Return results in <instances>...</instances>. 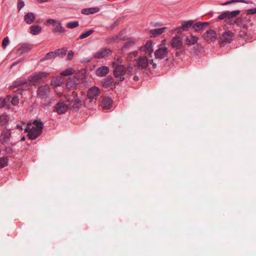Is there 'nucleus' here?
<instances>
[{
  "label": "nucleus",
  "mask_w": 256,
  "mask_h": 256,
  "mask_svg": "<svg viewBox=\"0 0 256 256\" xmlns=\"http://www.w3.org/2000/svg\"><path fill=\"white\" fill-rule=\"evenodd\" d=\"M49 73L46 72H35L30 75L28 78V82L26 79L22 78L16 81L10 86L12 89L16 87H20L18 91L22 90H26L29 88L31 85H35L37 82L41 80L44 78L48 77L50 76Z\"/></svg>",
  "instance_id": "f257e3e1"
},
{
  "label": "nucleus",
  "mask_w": 256,
  "mask_h": 256,
  "mask_svg": "<svg viewBox=\"0 0 256 256\" xmlns=\"http://www.w3.org/2000/svg\"><path fill=\"white\" fill-rule=\"evenodd\" d=\"M43 125L42 122L34 120L32 123L28 124L24 128L26 132L31 140L38 138L42 133Z\"/></svg>",
  "instance_id": "f03ea898"
},
{
  "label": "nucleus",
  "mask_w": 256,
  "mask_h": 256,
  "mask_svg": "<svg viewBox=\"0 0 256 256\" xmlns=\"http://www.w3.org/2000/svg\"><path fill=\"white\" fill-rule=\"evenodd\" d=\"M240 10H236L232 12L226 11L222 12L218 17V20H224L227 24L234 25L238 24V18L236 16L239 15Z\"/></svg>",
  "instance_id": "7ed1b4c3"
},
{
  "label": "nucleus",
  "mask_w": 256,
  "mask_h": 256,
  "mask_svg": "<svg viewBox=\"0 0 256 256\" xmlns=\"http://www.w3.org/2000/svg\"><path fill=\"white\" fill-rule=\"evenodd\" d=\"M72 94L73 96L72 99H70L69 98H67L66 96H65L66 102L68 104H66L63 102H58L55 106L54 111L57 112L58 114H62L68 110V106L71 105L72 102L74 100L76 104L79 103L80 100L78 98H76L77 94L75 92H73Z\"/></svg>",
  "instance_id": "20e7f679"
},
{
  "label": "nucleus",
  "mask_w": 256,
  "mask_h": 256,
  "mask_svg": "<svg viewBox=\"0 0 256 256\" xmlns=\"http://www.w3.org/2000/svg\"><path fill=\"white\" fill-rule=\"evenodd\" d=\"M254 18L251 16L246 14L245 15L242 14L240 17L238 18V21L237 26L240 28L248 29L250 26H252L254 25V22H252Z\"/></svg>",
  "instance_id": "39448f33"
},
{
  "label": "nucleus",
  "mask_w": 256,
  "mask_h": 256,
  "mask_svg": "<svg viewBox=\"0 0 256 256\" xmlns=\"http://www.w3.org/2000/svg\"><path fill=\"white\" fill-rule=\"evenodd\" d=\"M152 64V67L155 68L156 64L154 62L153 60H148V58L145 56H141L137 60V64L138 67L142 69L146 68L148 65V64Z\"/></svg>",
  "instance_id": "423d86ee"
},
{
  "label": "nucleus",
  "mask_w": 256,
  "mask_h": 256,
  "mask_svg": "<svg viewBox=\"0 0 256 256\" xmlns=\"http://www.w3.org/2000/svg\"><path fill=\"white\" fill-rule=\"evenodd\" d=\"M165 42L166 40H164L162 42V44L157 50L155 51L154 55L156 58L162 59L166 56L168 54V48L166 46H162L165 43Z\"/></svg>",
  "instance_id": "0eeeda50"
},
{
  "label": "nucleus",
  "mask_w": 256,
  "mask_h": 256,
  "mask_svg": "<svg viewBox=\"0 0 256 256\" xmlns=\"http://www.w3.org/2000/svg\"><path fill=\"white\" fill-rule=\"evenodd\" d=\"M114 68V74L116 78H118L120 81L124 80V76L126 74V70L124 66H116L113 67Z\"/></svg>",
  "instance_id": "6e6552de"
},
{
  "label": "nucleus",
  "mask_w": 256,
  "mask_h": 256,
  "mask_svg": "<svg viewBox=\"0 0 256 256\" xmlns=\"http://www.w3.org/2000/svg\"><path fill=\"white\" fill-rule=\"evenodd\" d=\"M84 77V73L82 72L80 76H77L74 78H69L67 81L66 86L68 89H74L77 85V81Z\"/></svg>",
  "instance_id": "1a4fd4ad"
},
{
  "label": "nucleus",
  "mask_w": 256,
  "mask_h": 256,
  "mask_svg": "<svg viewBox=\"0 0 256 256\" xmlns=\"http://www.w3.org/2000/svg\"><path fill=\"white\" fill-rule=\"evenodd\" d=\"M112 53V51L110 48H104L96 52L94 54V57L98 59L102 58L110 55Z\"/></svg>",
  "instance_id": "9d476101"
},
{
  "label": "nucleus",
  "mask_w": 256,
  "mask_h": 256,
  "mask_svg": "<svg viewBox=\"0 0 256 256\" xmlns=\"http://www.w3.org/2000/svg\"><path fill=\"white\" fill-rule=\"evenodd\" d=\"M193 24V22L192 20L187 22H182V26L176 28L174 30V32L178 34H180L183 31H187Z\"/></svg>",
  "instance_id": "9b49d317"
},
{
  "label": "nucleus",
  "mask_w": 256,
  "mask_h": 256,
  "mask_svg": "<svg viewBox=\"0 0 256 256\" xmlns=\"http://www.w3.org/2000/svg\"><path fill=\"white\" fill-rule=\"evenodd\" d=\"M50 92V88L48 85H44L39 86L37 90L38 96L40 98H44Z\"/></svg>",
  "instance_id": "f8f14e48"
},
{
  "label": "nucleus",
  "mask_w": 256,
  "mask_h": 256,
  "mask_svg": "<svg viewBox=\"0 0 256 256\" xmlns=\"http://www.w3.org/2000/svg\"><path fill=\"white\" fill-rule=\"evenodd\" d=\"M202 37L206 42H211L217 38V34L214 30H210L202 35Z\"/></svg>",
  "instance_id": "ddd939ff"
},
{
  "label": "nucleus",
  "mask_w": 256,
  "mask_h": 256,
  "mask_svg": "<svg viewBox=\"0 0 256 256\" xmlns=\"http://www.w3.org/2000/svg\"><path fill=\"white\" fill-rule=\"evenodd\" d=\"M100 89L97 86H92L90 88L87 94L88 98L90 100L96 99L100 94Z\"/></svg>",
  "instance_id": "4468645a"
},
{
  "label": "nucleus",
  "mask_w": 256,
  "mask_h": 256,
  "mask_svg": "<svg viewBox=\"0 0 256 256\" xmlns=\"http://www.w3.org/2000/svg\"><path fill=\"white\" fill-rule=\"evenodd\" d=\"M171 46L176 49H180L182 46V38L180 36L173 38L170 42Z\"/></svg>",
  "instance_id": "2eb2a0df"
},
{
  "label": "nucleus",
  "mask_w": 256,
  "mask_h": 256,
  "mask_svg": "<svg viewBox=\"0 0 256 256\" xmlns=\"http://www.w3.org/2000/svg\"><path fill=\"white\" fill-rule=\"evenodd\" d=\"M10 130H3L0 136V141L2 144L7 143L10 138Z\"/></svg>",
  "instance_id": "dca6fc26"
},
{
  "label": "nucleus",
  "mask_w": 256,
  "mask_h": 256,
  "mask_svg": "<svg viewBox=\"0 0 256 256\" xmlns=\"http://www.w3.org/2000/svg\"><path fill=\"white\" fill-rule=\"evenodd\" d=\"M168 29L166 27H163L160 28L152 29L150 30V38H155L161 35Z\"/></svg>",
  "instance_id": "f3484780"
},
{
  "label": "nucleus",
  "mask_w": 256,
  "mask_h": 256,
  "mask_svg": "<svg viewBox=\"0 0 256 256\" xmlns=\"http://www.w3.org/2000/svg\"><path fill=\"white\" fill-rule=\"evenodd\" d=\"M101 105L104 109L109 110L112 106V100L109 97H102Z\"/></svg>",
  "instance_id": "a211bd4d"
},
{
  "label": "nucleus",
  "mask_w": 256,
  "mask_h": 256,
  "mask_svg": "<svg viewBox=\"0 0 256 256\" xmlns=\"http://www.w3.org/2000/svg\"><path fill=\"white\" fill-rule=\"evenodd\" d=\"M64 82V78L60 75V76L54 77L50 82V84L53 87L60 86Z\"/></svg>",
  "instance_id": "6ab92c4d"
},
{
  "label": "nucleus",
  "mask_w": 256,
  "mask_h": 256,
  "mask_svg": "<svg viewBox=\"0 0 256 256\" xmlns=\"http://www.w3.org/2000/svg\"><path fill=\"white\" fill-rule=\"evenodd\" d=\"M143 48L144 51L146 53L148 54V56L150 58H152V54L153 52L152 41L150 40L147 41L146 44H144Z\"/></svg>",
  "instance_id": "aec40b11"
},
{
  "label": "nucleus",
  "mask_w": 256,
  "mask_h": 256,
  "mask_svg": "<svg viewBox=\"0 0 256 256\" xmlns=\"http://www.w3.org/2000/svg\"><path fill=\"white\" fill-rule=\"evenodd\" d=\"M234 36V34L230 31L226 32L222 34L220 40L222 42H230L232 40Z\"/></svg>",
  "instance_id": "412c9836"
},
{
  "label": "nucleus",
  "mask_w": 256,
  "mask_h": 256,
  "mask_svg": "<svg viewBox=\"0 0 256 256\" xmlns=\"http://www.w3.org/2000/svg\"><path fill=\"white\" fill-rule=\"evenodd\" d=\"M136 44V40L133 38H130L128 40V41L126 42L122 46V50H128L135 46Z\"/></svg>",
  "instance_id": "4be33fe9"
},
{
  "label": "nucleus",
  "mask_w": 256,
  "mask_h": 256,
  "mask_svg": "<svg viewBox=\"0 0 256 256\" xmlns=\"http://www.w3.org/2000/svg\"><path fill=\"white\" fill-rule=\"evenodd\" d=\"M32 48V46L30 44H23L21 46L18 48L17 50V54L19 56H21L22 54L28 52Z\"/></svg>",
  "instance_id": "5701e85b"
},
{
  "label": "nucleus",
  "mask_w": 256,
  "mask_h": 256,
  "mask_svg": "<svg viewBox=\"0 0 256 256\" xmlns=\"http://www.w3.org/2000/svg\"><path fill=\"white\" fill-rule=\"evenodd\" d=\"M198 38L197 36L190 34L186 37L185 44L188 46L194 45L198 42Z\"/></svg>",
  "instance_id": "b1692460"
},
{
  "label": "nucleus",
  "mask_w": 256,
  "mask_h": 256,
  "mask_svg": "<svg viewBox=\"0 0 256 256\" xmlns=\"http://www.w3.org/2000/svg\"><path fill=\"white\" fill-rule=\"evenodd\" d=\"M108 72L109 68L108 66H102L96 70V74L99 76H104L108 74Z\"/></svg>",
  "instance_id": "393cba45"
},
{
  "label": "nucleus",
  "mask_w": 256,
  "mask_h": 256,
  "mask_svg": "<svg viewBox=\"0 0 256 256\" xmlns=\"http://www.w3.org/2000/svg\"><path fill=\"white\" fill-rule=\"evenodd\" d=\"M100 11V8H84L82 10V14H94Z\"/></svg>",
  "instance_id": "a878e982"
},
{
  "label": "nucleus",
  "mask_w": 256,
  "mask_h": 256,
  "mask_svg": "<svg viewBox=\"0 0 256 256\" xmlns=\"http://www.w3.org/2000/svg\"><path fill=\"white\" fill-rule=\"evenodd\" d=\"M34 18V14L32 12H29L24 16V20L26 23L31 24L33 22Z\"/></svg>",
  "instance_id": "bb28decb"
},
{
  "label": "nucleus",
  "mask_w": 256,
  "mask_h": 256,
  "mask_svg": "<svg viewBox=\"0 0 256 256\" xmlns=\"http://www.w3.org/2000/svg\"><path fill=\"white\" fill-rule=\"evenodd\" d=\"M30 33L34 35L38 34L42 30V28L38 25L32 26L30 27Z\"/></svg>",
  "instance_id": "cd10ccee"
},
{
  "label": "nucleus",
  "mask_w": 256,
  "mask_h": 256,
  "mask_svg": "<svg viewBox=\"0 0 256 256\" xmlns=\"http://www.w3.org/2000/svg\"><path fill=\"white\" fill-rule=\"evenodd\" d=\"M53 31L55 32L64 33L65 32L64 28L62 26L60 22L58 21V23L54 26Z\"/></svg>",
  "instance_id": "c85d7f7f"
},
{
  "label": "nucleus",
  "mask_w": 256,
  "mask_h": 256,
  "mask_svg": "<svg viewBox=\"0 0 256 256\" xmlns=\"http://www.w3.org/2000/svg\"><path fill=\"white\" fill-rule=\"evenodd\" d=\"M75 72V70L74 69H73L72 68H68L62 70L60 73V74L62 76H71L73 74H74Z\"/></svg>",
  "instance_id": "c756f323"
},
{
  "label": "nucleus",
  "mask_w": 256,
  "mask_h": 256,
  "mask_svg": "<svg viewBox=\"0 0 256 256\" xmlns=\"http://www.w3.org/2000/svg\"><path fill=\"white\" fill-rule=\"evenodd\" d=\"M208 25V23L206 22H199L195 24L193 27L195 29L196 31H198L202 30L204 26H207Z\"/></svg>",
  "instance_id": "7c9ffc66"
},
{
  "label": "nucleus",
  "mask_w": 256,
  "mask_h": 256,
  "mask_svg": "<svg viewBox=\"0 0 256 256\" xmlns=\"http://www.w3.org/2000/svg\"><path fill=\"white\" fill-rule=\"evenodd\" d=\"M66 52L67 49L64 48L61 49H58L54 52L56 54V56L63 57L66 55Z\"/></svg>",
  "instance_id": "2f4dec72"
},
{
  "label": "nucleus",
  "mask_w": 256,
  "mask_h": 256,
  "mask_svg": "<svg viewBox=\"0 0 256 256\" xmlns=\"http://www.w3.org/2000/svg\"><path fill=\"white\" fill-rule=\"evenodd\" d=\"M116 36L118 38V42L120 40H126V32L124 30H122Z\"/></svg>",
  "instance_id": "473e14b6"
},
{
  "label": "nucleus",
  "mask_w": 256,
  "mask_h": 256,
  "mask_svg": "<svg viewBox=\"0 0 256 256\" xmlns=\"http://www.w3.org/2000/svg\"><path fill=\"white\" fill-rule=\"evenodd\" d=\"M10 96H7L6 98H0V108L4 106L8 102L10 101Z\"/></svg>",
  "instance_id": "72a5a7b5"
},
{
  "label": "nucleus",
  "mask_w": 256,
  "mask_h": 256,
  "mask_svg": "<svg viewBox=\"0 0 256 256\" xmlns=\"http://www.w3.org/2000/svg\"><path fill=\"white\" fill-rule=\"evenodd\" d=\"M94 32V30H92V29L89 30H87V31L85 32H84L82 33L80 36L79 38L80 39H83V38H86L88 36L91 35Z\"/></svg>",
  "instance_id": "f704fd0d"
},
{
  "label": "nucleus",
  "mask_w": 256,
  "mask_h": 256,
  "mask_svg": "<svg viewBox=\"0 0 256 256\" xmlns=\"http://www.w3.org/2000/svg\"><path fill=\"white\" fill-rule=\"evenodd\" d=\"M106 42L108 44H110L114 42H118V38L116 36H112L109 38H108L106 39Z\"/></svg>",
  "instance_id": "c9c22d12"
},
{
  "label": "nucleus",
  "mask_w": 256,
  "mask_h": 256,
  "mask_svg": "<svg viewBox=\"0 0 256 256\" xmlns=\"http://www.w3.org/2000/svg\"><path fill=\"white\" fill-rule=\"evenodd\" d=\"M112 78H109L106 80H104L102 82V86L105 88H108L112 86Z\"/></svg>",
  "instance_id": "e433bc0d"
},
{
  "label": "nucleus",
  "mask_w": 256,
  "mask_h": 256,
  "mask_svg": "<svg viewBox=\"0 0 256 256\" xmlns=\"http://www.w3.org/2000/svg\"><path fill=\"white\" fill-rule=\"evenodd\" d=\"M122 62V60L121 57H118L116 60L112 62V66L116 67V66H122L121 64Z\"/></svg>",
  "instance_id": "4c0bfd02"
},
{
  "label": "nucleus",
  "mask_w": 256,
  "mask_h": 256,
  "mask_svg": "<svg viewBox=\"0 0 256 256\" xmlns=\"http://www.w3.org/2000/svg\"><path fill=\"white\" fill-rule=\"evenodd\" d=\"M78 26V21H74L68 22L66 24V27L68 28H74L77 27Z\"/></svg>",
  "instance_id": "58836bf2"
},
{
  "label": "nucleus",
  "mask_w": 256,
  "mask_h": 256,
  "mask_svg": "<svg viewBox=\"0 0 256 256\" xmlns=\"http://www.w3.org/2000/svg\"><path fill=\"white\" fill-rule=\"evenodd\" d=\"M138 54V52L136 51L130 52L128 56V60L130 61L133 60L137 56Z\"/></svg>",
  "instance_id": "ea45409f"
},
{
  "label": "nucleus",
  "mask_w": 256,
  "mask_h": 256,
  "mask_svg": "<svg viewBox=\"0 0 256 256\" xmlns=\"http://www.w3.org/2000/svg\"><path fill=\"white\" fill-rule=\"evenodd\" d=\"M8 121V118L7 116L2 115L0 116V123H1L2 125H4Z\"/></svg>",
  "instance_id": "a19ab883"
},
{
  "label": "nucleus",
  "mask_w": 256,
  "mask_h": 256,
  "mask_svg": "<svg viewBox=\"0 0 256 256\" xmlns=\"http://www.w3.org/2000/svg\"><path fill=\"white\" fill-rule=\"evenodd\" d=\"M56 57V54L54 52H52L48 53L44 57V60H47L51 59Z\"/></svg>",
  "instance_id": "79ce46f5"
},
{
  "label": "nucleus",
  "mask_w": 256,
  "mask_h": 256,
  "mask_svg": "<svg viewBox=\"0 0 256 256\" xmlns=\"http://www.w3.org/2000/svg\"><path fill=\"white\" fill-rule=\"evenodd\" d=\"M10 100L12 104L14 106L17 105L19 102L18 97L16 96H14L12 98H10Z\"/></svg>",
  "instance_id": "37998d69"
},
{
  "label": "nucleus",
  "mask_w": 256,
  "mask_h": 256,
  "mask_svg": "<svg viewBox=\"0 0 256 256\" xmlns=\"http://www.w3.org/2000/svg\"><path fill=\"white\" fill-rule=\"evenodd\" d=\"M135 70V66L133 64H130L127 70H126V72H127L128 74H132L134 72Z\"/></svg>",
  "instance_id": "c03bdc74"
},
{
  "label": "nucleus",
  "mask_w": 256,
  "mask_h": 256,
  "mask_svg": "<svg viewBox=\"0 0 256 256\" xmlns=\"http://www.w3.org/2000/svg\"><path fill=\"white\" fill-rule=\"evenodd\" d=\"M245 2V1L244 0H231L228 1L224 4H222V5H227V4H229L234 3V2Z\"/></svg>",
  "instance_id": "a18cd8bd"
},
{
  "label": "nucleus",
  "mask_w": 256,
  "mask_h": 256,
  "mask_svg": "<svg viewBox=\"0 0 256 256\" xmlns=\"http://www.w3.org/2000/svg\"><path fill=\"white\" fill-rule=\"evenodd\" d=\"M58 22V20H56L53 19H48L46 20V24H51L54 26Z\"/></svg>",
  "instance_id": "49530a36"
},
{
  "label": "nucleus",
  "mask_w": 256,
  "mask_h": 256,
  "mask_svg": "<svg viewBox=\"0 0 256 256\" xmlns=\"http://www.w3.org/2000/svg\"><path fill=\"white\" fill-rule=\"evenodd\" d=\"M58 22V20H56L53 19H48L46 20V24H51L54 26Z\"/></svg>",
  "instance_id": "de8ad7c7"
},
{
  "label": "nucleus",
  "mask_w": 256,
  "mask_h": 256,
  "mask_svg": "<svg viewBox=\"0 0 256 256\" xmlns=\"http://www.w3.org/2000/svg\"><path fill=\"white\" fill-rule=\"evenodd\" d=\"M246 14L251 16L256 14V8H250L246 10Z\"/></svg>",
  "instance_id": "09e8293b"
},
{
  "label": "nucleus",
  "mask_w": 256,
  "mask_h": 256,
  "mask_svg": "<svg viewBox=\"0 0 256 256\" xmlns=\"http://www.w3.org/2000/svg\"><path fill=\"white\" fill-rule=\"evenodd\" d=\"M8 43H9V40H8V37L5 38L3 40L2 42V48H6V46H8Z\"/></svg>",
  "instance_id": "8fccbe9b"
},
{
  "label": "nucleus",
  "mask_w": 256,
  "mask_h": 256,
  "mask_svg": "<svg viewBox=\"0 0 256 256\" xmlns=\"http://www.w3.org/2000/svg\"><path fill=\"white\" fill-rule=\"evenodd\" d=\"M74 53L72 50H70L67 55V60H70L74 57Z\"/></svg>",
  "instance_id": "3c124183"
},
{
  "label": "nucleus",
  "mask_w": 256,
  "mask_h": 256,
  "mask_svg": "<svg viewBox=\"0 0 256 256\" xmlns=\"http://www.w3.org/2000/svg\"><path fill=\"white\" fill-rule=\"evenodd\" d=\"M24 2L22 0H18V7L20 10L24 6Z\"/></svg>",
  "instance_id": "603ef678"
},
{
  "label": "nucleus",
  "mask_w": 256,
  "mask_h": 256,
  "mask_svg": "<svg viewBox=\"0 0 256 256\" xmlns=\"http://www.w3.org/2000/svg\"><path fill=\"white\" fill-rule=\"evenodd\" d=\"M7 166V161H0V168H2Z\"/></svg>",
  "instance_id": "864d4df0"
},
{
  "label": "nucleus",
  "mask_w": 256,
  "mask_h": 256,
  "mask_svg": "<svg viewBox=\"0 0 256 256\" xmlns=\"http://www.w3.org/2000/svg\"><path fill=\"white\" fill-rule=\"evenodd\" d=\"M36 0L38 2H48L49 0Z\"/></svg>",
  "instance_id": "5fc2aeb1"
},
{
  "label": "nucleus",
  "mask_w": 256,
  "mask_h": 256,
  "mask_svg": "<svg viewBox=\"0 0 256 256\" xmlns=\"http://www.w3.org/2000/svg\"><path fill=\"white\" fill-rule=\"evenodd\" d=\"M16 127L18 129L20 130H22L24 129L22 126L19 124L17 125Z\"/></svg>",
  "instance_id": "6e6d98bb"
},
{
  "label": "nucleus",
  "mask_w": 256,
  "mask_h": 256,
  "mask_svg": "<svg viewBox=\"0 0 256 256\" xmlns=\"http://www.w3.org/2000/svg\"><path fill=\"white\" fill-rule=\"evenodd\" d=\"M22 140H24V137H23V138H22Z\"/></svg>",
  "instance_id": "4d7b16f0"
},
{
  "label": "nucleus",
  "mask_w": 256,
  "mask_h": 256,
  "mask_svg": "<svg viewBox=\"0 0 256 256\" xmlns=\"http://www.w3.org/2000/svg\"><path fill=\"white\" fill-rule=\"evenodd\" d=\"M4 160L2 158H0V160Z\"/></svg>",
  "instance_id": "13d9d810"
}]
</instances>
